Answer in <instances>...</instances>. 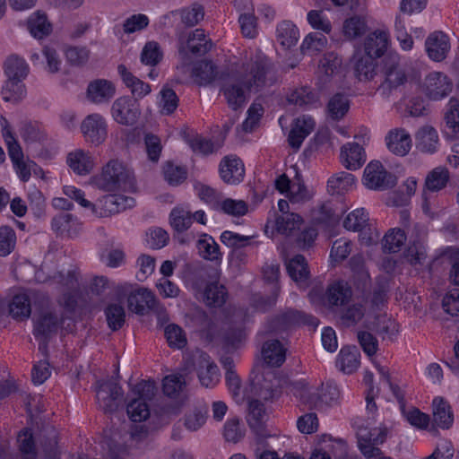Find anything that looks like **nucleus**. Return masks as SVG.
I'll return each instance as SVG.
<instances>
[{
  "instance_id": "nucleus-20",
  "label": "nucleus",
  "mask_w": 459,
  "mask_h": 459,
  "mask_svg": "<svg viewBox=\"0 0 459 459\" xmlns=\"http://www.w3.org/2000/svg\"><path fill=\"white\" fill-rule=\"evenodd\" d=\"M352 297V290L351 286L343 281H334L327 287L325 292V299L328 306L342 307L348 304Z\"/></svg>"
},
{
  "instance_id": "nucleus-48",
  "label": "nucleus",
  "mask_w": 459,
  "mask_h": 459,
  "mask_svg": "<svg viewBox=\"0 0 459 459\" xmlns=\"http://www.w3.org/2000/svg\"><path fill=\"white\" fill-rule=\"evenodd\" d=\"M368 221V213L364 208H359L350 212L343 221V227L351 231H361Z\"/></svg>"
},
{
  "instance_id": "nucleus-49",
  "label": "nucleus",
  "mask_w": 459,
  "mask_h": 459,
  "mask_svg": "<svg viewBox=\"0 0 459 459\" xmlns=\"http://www.w3.org/2000/svg\"><path fill=\"white\" fill-rule=\"evenodd\" d=\"M108 327L112 331L119 330L126 321V311L120 304H110L105 309Z\"/></svg>"
},
{
  "instance_id": "nucleus-37",
  "label": "nucleus",
  "mask_w": 459,
  "mask_h": 459,
  "mask_svg": "<svg viewBox=\"0 0 459 459\" xmlns=\"http://www.w3.org/2000/svg\"><path fill=\"white\" fill-rule=\"evenodd\" d=\"M23 81L6 80L2 87L1 95L5 102L20 103L26 96Z\"/></svg>"
},
{
  "instance_id": "nucleus-2",
  "label": "nucleus",
  "mask_w": 459,
  "mask_h": 459,
  "mask_svg": "<svg viewBox=\"0 0 459 459\" xmlns=\"http://www.w3.org/2000/svg\"><path fill=\"white\" fill-rule=\"evenodd\" d=\"M93 184L104 191L125 190L133 191L135 188V179L133 171L118 160H111L103 167L100 175L94 177Z\"/></svg>"
},
{
  "instance_id": "nucleus-1",
  "label": "nucleus",
  "mask_w": 459,
  "mask_h": 459,
  "mask_svg": "<svg viewBox=\"0 0 459 459\" xmlns=\"http://www.w3.org/2000/svg\"><path fill=\"white\" fill-rule=\"evenodd\" d=\"M245 71L248 74L219 73L212 61L202 60L195 66L193 74L200 85H207L217 79L222 81L221 91L228 105L237 110L246 103L247 91L256 92L277 82L273 65L264 56L257 55Z\"/></svg>"
},
{
  "instance_id": "nucleus-3",
  "label": "nucleus",
  "mask_w": 459,
  "mask_h": 459,
  "mask_svg": "<svg viewBox=\"0 0 459 459\" xmlns=\"http://www.w3.org/2000/svg\"><path fill=\"white\" fill-rule=\"evenodd\" d=\"M377 77L380 82L377 91L385 98L406 82L407 75L397 53H389L383 58Z\"/></svg>"
},
{
  "instance_id": "nucleus-19",
  "label": "nucleus",
  "mask_w": 459,
  "mask_h": 459,
  "mask_svg": "<svg viewBox=\"0 0 459 459\" xmlns=\"http://www.w3.org/2000/svg\"><path fill=\"white\" fill-rule=\"evenodd\" d=\"M341 162L350 170H356L366 161L364 149L357 143H347L341 149Z\"/></svg>"
},
{
  "instance_id": "nucleus-17",
  "label": "nucleus",
  "mask_w": 459,
  "mask_h": 459,
  "mask_svg": "<svg viewBox=\"0 0 459 459\" xmlns=\"http://www.w3.org/2000/svg\"><path fill=\"white\" fill-rule=\"evenodd\" d=\"M425 47L429 58L440 62L446 57L450 49V43L445 33L435 31L427 38Z\"/></svg>"
},
{
  "instance_id": "nucleus-33",
  "label": "nucleus",
  "mask_w": 459,
  "mask_h": 459,
  "mask_svg": "<svg viewBox=\"0 0 459 459\" xmlns=\"http://www.w3.org/2000/svg\"><path fill=\"white\" fill-rule=\"evenodd\" d=\"M30 297L26 293H20L13 296L9 303V314L17 320L23 321L30 317L31 313Z\"/></svg>"
},
{
  "instance_id": "nucleus-40",
  "label": "nucleus",
  "mask_w": 459,
  "mask_h": 459,
  "mask_svg": "<svg viewBox=\"0 0 459 459\" xmlns=\"http://www.w3.org/2000/svg\"><path fill=\"white\" fill-rule=\"evenodd\" d=\"M199 255L205 260L218 261L221 259L220 247L212 236L203 234L196 243Z\"/></svg>"
},
{
  "instance_id": "nucleus-64",
  "label": "nucleus",
  "mask_w": 459,
  "mask_h": 459,
  "mask_svg": "<svg viewBox=\"0 0 459 459\" xmlns=\"http://www.w3.org/2000/svg\"><path fill=\"white\" fill-rule=\"evenodd\" d=\"M326 44V38L321 33H310L303 40L300 49L304 54L321 51Z\"/></svg>"
},
{
  "instance_id": "nucleus-9",
  "label": "nucleus",
  "mask_w": 459,
  "mask_h": 459,
  "mask_svg": "<svg viewBox=\"0 0 459 459\" xmlns=\"http://www.w3.org/2000/svg\"><path fill=\"white\" fill-rule=\"evenodd\" d=\"M449 171L445 167H437L432 169L425 179V188L422 193V210L424 213L430 212L429 192H437L446 187L449 180Z\"/></svg>"
},
{
  "instance_id": "nucleus-44",
  "label": "nucleus",
  "mask_w": 459,
  "mask_h": 459,
  "mask_svg": "<svg viewBox=\"0 0 459 459\" xmlns=\"http://www.w3.org/2000/svg\"><path fill=\"white\" fill-rule=\"evenodd\" d=\"M169 222L174 230L179 233L184 232L193 223L192 212L182 207H175L170 212Z\"/></svg>"
},
{
  "instance_id": "nucleus-22",
  "label": "nucleus",
  "mask_w": 459,
  "mask_h": 459,
  "mask_svg": "<svg viewBox=\"0 0 459 459\" xmlns=\"http://www.w3.org/2000/svg\"><path fill=\"white\" fill-rule=\"evenodd\" d=\"M315 125V120L311 117L303 116L297 118L288 135L290 147L299 150L305 138L314 130Z\"/></svg>"
},
{
  "instance_id": "nucleus-54",
  "label": "nucleus",
  "mask_w": 459,
  "mask_h": 459,
  "mask_svg": "<svg viewBox=\"0 0 459 459\" xmlns=\"http://www.w3.org/2000/svg\"><path fill=\"white\" fill-rule=\"evenodd\" d=\"M20 452L25 459L36 458V447L32 433L29 429L22 430L17 437Z\"/></svg>"
},
{
  "instance_id": "nucleus-41",
  "label": "nucleus",
  "mask_w": 459,
  "mask_h": 459,
  "mask_svg": "<svg viewBox=\"0 0 459 459\" xmlns=\"http://www.w3.org/2000/svg\"><path fill=\"white\" fill-rule=\"evenodd\" d=\"M355 184V177L349 172L341 171L332 176L327 181L328 191L331 194H342L349 191Z\"/></svg>"
},
{
  "instance_id": "nucleus-39",
  "label": "nucleus",
  "mask_w": 459,
  "mask_h": 459,
  "mask_svg": "<svg viewBox=\"0 0 459 459\" xmlns=\"http://www.w3.org/2000/svg\"><path fill=\"white\" fill-rule=\"evenodd\" d=\"M276 36L278 42L284 48H290L297 44L299 33L291 22L283 21L277 26Z\"/></svg>"
},
{
  "instance_id": "nucleus-10",
  "label": "nucleus",
  "mask_w": 459,
  "mask_h": 459,
  "mask_svg": "<svg viewBox=\"0 0 459 459\" xmlns=\"http://www.w3.org/2000/svg\"><path fill=\"white\" fill-rule=\"evenodd\" d=\"M111 114L118 124L133 126L140 116V110L136 100H133L129 97H120L113 102Z\"/></svg>"
},
{
  "instance_id": "nucleus-46",
  "label": "nucleus",
  "mask_w": 459,
  "mask_h": 459,
  "mask_svg": "<svg viewBox=\"0 0 459 459\" xmlns=\"http://www.w3.org/2000/svg\"><path fill=\"white\" fill-rule=\"evenodd\" d=\"M387 428L385 426L368 429L360 427L358 429V442L371 443L373 445H381L385 441Z\"/></svg>"
},
{
  "instance_id": "nucleus-24",
  "label": "nucleus",
  "mask_w": 459,
  "mask_h": 459,
  "mask_svg": "<svg viewBox=\"0 0 459 459\" xmlns=\"http://www.w3.org/2000/svg\"><path fill=\"white\" fill-rule=\"evenodd\" d=\"M299 314L298 310H288L268 320L264 326L266 334H279L289 327L297 325Z\"/></svg>"
},
{
  "instance_id": "nucleus-23",
  "label": "nucleus",
  "mask_w": 459,
  "mask_h": 459,
  "mask_svg": "<svg viewBox=\"0 0 459 459\" xmlns=\"http://www.w3.org/2000/svg\"><path fill=\"white\" fill-rule=\"evenodd\" d=\"M387 149L395 155H406L411 146L410 134L404 129L391 130L385 136Z\"/></svg>"
},
{
  "instance_id": "nucleus-30",
  "label": "nucleus",
  "mask_w": 459,
  "mask_h": 459,
  "mask_svg": "<svg viewBox=\"0 0 459 459\" xmlns=\"http://www.w3.org/2000/svg\"><path fill=\"white\" fill-rule=\"evenodd\" d=\"M80 223L73 214L62 212L55 216L51 227L57 234H66L69 237L76 236L80 230Z\"/></svg>"
},
{
  "instance_id": "nucleus-14",
  "label": "nucleus",
  "mask_w": 459,
  "mask_h": 459,
  "mask_svg": "<svg viewBox=\"0 0 459 459\" xmlns=\"http://www.w3.org/2000/svg\"><path fill=\"white\" fill-rule=\"evenodd\" d=\"M219 170L221 179L226 184L238 185L244 179V164L235 156L224 157L220 163Z\"/></svg>"
},
{
  "instance_id": "nucleus-8",
  "label": "nucleus",
  "mask_w": 459,
  "mask_h": 459,
  "mask_svg": "<svg viewBox=\"0 0 459 459\" xmlns=\"http://www.w3.org/2000/svg\"><path fill=\"white\" fill-rule=\"evenodd\" d=\"M107 127L104 117L98 113L88 115L81 124V131L85 140L96 146L106 140L108 135Z\"/></svg>"
},
{
  "instance_id": "nucleus-51",
  "label": "nucleus",
  "mask_w": 459,
  "mask_h": 459,
  "mask_svg": "<svg viewBox=\"0 0 459 459\" xmlns=\"http://www.w3.org/2000/svg\"><path fill=\"white\" fill-rule=\"evenodd\" d=\"M186 381L182 375L173 374L166 376L162 382V390L166 396L177 398L183 391Z\"/></svg>"
},
{
  "instance_id": "nucleus-27",
  "label": "nucleus",
  "mask_w": 459,
  "mask_h": 459,
  "mask_svg": "<svg viewBox=\"0 0 459 459\" xmlns=\"http://www.w3.org/2000/svg\"><path fill=\"white\" fill-rule=\"evenodd\" d=\"M264 362L273 367H280L285 361L286 349L279 340H268L262 347Z\"/></svg>"
},
{
  "instance_id": "nucleus-5",
  "label": "nucleus",
  "mask_w": 459,
  "mask_h": 459,
  "mask_svg": "<svg viewBox=\"0 0 459 459\" xmlns=\"http://www.w3.org/2000/svg\"><path fill=\"white\" fill-rule=\"evenodd\" d=\"M135 205L133 197L123 195H107L93 204L92 214L97 217H108L130 209Z\"/></svg>"
},
{
  "instance_id": "nucleus-11",
  "label": "nucleus",
  "mask_w": 459,
  "mask_h": 459,
  "mask_svg": "<svg viewBox=\"0 0 459 459\" xmlns=\"http://www.w3.org/2000/svg\"><path fill=\"white\" fill-rule=\"evenodd\" d=\"M194 364L197 370L198 378L202 385L213 387L219 381V368L211 360L210 356L205 352H199L195 356Z\"/></svg>"
},
{
  "instance_id": "nucleus-32",
  "label": "nucleus",
  "mask_w": 459,
  "mask_h": 459,
  "mask_svg": "<svg viewBox=\"0 0 459 459\" xmlns=\"http://www.w3.org/2000/svg\"><path fill=\"white\" fill-rule=\"evenodd\" d=\"M350 109L349 96L343 92L333 94L328 100L326 112L328 117L333 121L342 119Z\"/></svg>"
},
{
  "instance_id": "nucleus-56",
  "label": "nucleus",
  "mask_w": 459,
  "mask_h": 459,
  "mask_svg": "<svg viewBox=\"0 0 459 459\" xmlns=\"http://www.w3.org/2000/svg\"><path fill=\"white\" fill-rule=\"evenodd\" d=\"M164 333L167 342L171 348L182 349L187 343V340L183 329L178 325H168L164 330Z\"/></svg>"
},
{
  "instance_id": "nucleus-28",
  "label": "nucleus",
  "mask_w": 459,
  "mask_h": 459,
  "mask_svg": "<svg viewBox=\"0 0 459 459\" xmlns=\"http://www.w3.org/2000/svg\"><path fill=\"white\" fill-rule=\"evenodd\" d=\"M360 353L356 346L342 347L338 354L336 366L345 374L353 373L359 366Z\"/></svg>"
},
{
  "instance_id": "nucleus-50",
  "label": "nucleus",
  "mask_w": 459,
  "mask_h": 459,
  "mask_svg": "<svg viewBox=\"0 0 459 459\" xmlns=\"http://www.w3.org/2000/svg\"><path fill=\"white\" fill-rule=\"evenodd\" d=\"M163 175L165 180L169 185L178 186L186 179L187 170L183 166L176 165L171 161H167L163 167Z\"/></svg>"
},
{
  "instance_id": "nucleus-55",
  "label": "nucleus",
  "mask_w": 459,
  "mask_h": 459,
  "mask_svg": "<svg viewBox=\"0 0 459 459\" xmlns=\"http://www.w3.org/2000/svg\"><path fill=\"white\" fill-rule=\"evenodd\" d=\"M343 34L350 39L360 37L367 30V23L362 17L352 16L343 23Z\"/></svg>"
},
{
  "instance_id": "nucleus-62",
  "label": "nucleus",
  "mask_w": 459,
  "mask_h": 459,
  "mask_svg": "<svg viewBox=\"0 0 459 459\" xmlns=\"http://www.w3.org/2000/svg\"><path fill=\"white\" fill-rule=\"evenodd\" d=\"M394 32L400 47L403 50L409 51L413 47V40L410 34H408L405 22L401 14L396 15L394 21Z\"/></svg>"
},
{
  "instance_id": "nucleus-47",
  "label": "nucleus",
  "mask_w": 459,
  "mask_h": 459,
  "mask_svg": "<svg viewBox=\"0 0 459 459\" xmlns=\"http://www.w3.org/2000/svg\"><path fill=\"white\" fill-rule=\"evenodd\" d=\"M227 297V291L223 285L217 282L207 284L204 289V302L211 307H221Z\"/></svg>"
},
{
  "instance_id": "nucleus-15",
  "label": "nucleus",
  "mask_w": 459,
  "mask_h": 459,
  "mask_svg": "<svg viewBox=\"0 0 459 459\" xmlns=\"http://www.w3.org/2000/svg\"><path fill=\"white\" fill-rule=\"evenodd\" d=\"M180 41H182L181 39ZM211 48L212 42L206 39L204 30L202 29H196L189 34L186 46L181 42L178 52L182 57L186 56L187 51H190L195 56H204L211 49Z\"/></svg>"
},
{
  "instance_id": "nucleus-52",
  "label": "nucleus",
  "mask_w": 459,
  "mask_h": 459,
  "mask_svg": "<svg viewBox=\"0 0 459 459\" xmlns=\"http://www.w3.org/2000/svg\"><path fill=\"white\" fill-rule=\"evenodd\" d=\"M302 223V218L294 212L280 215L276 218V230L279 233L289 235Z\"/></svg>"
},
{
  "instance_id": "nucleus-7",
  "label": "nucleus",
  "mask_w": 459,
  "mask_h": 459,
  "mask_svg": "<svg viewBox=\"0 0 459 459\" xmlns=\"http://www.w3.org/2000/svg\"><path fill=\"white\" fill-rule=\"evenodd\" d=\"M406 237L409 238V242L412 244L406 251V258L411 264L416 265L422 264L426 258L425 252L419 245L425 239L428 234L427 227L420 222H415L407 227L405 230Z\"/></svg>"
},
{
  "instance_id": "nucleus-53",
  "label": "nucleus",
  "mask_w": 459,
  "mask_h": 459,
  "mask_svg": "<svg viewBox=\"0 0 459 459\" xmlns=\"http://www.w3.org/2000/svg\"><path fill=\"white\" fill-rule=\"evenodd\" d=\"M289 102L299 107H310L318 101V97L309 88L302 87L291 92Z\"/></svg>"
},
{
  "instance_id": "nucleus-63",
  "label": "nucleus",
  "mask_w": 459,
  "mask_h": 459,
  "mask_svg": "<svg viewBox=\"0 0 459 459\" xmlns=\"http://www.w3.org/2000/svg\"><path fill=\"white\" fill-rule=\"evenodd\" d=\"M188 281L196 290L203 288L208 277V269L200 264H193L188 265L187 271Z\"/></svg>"
},
{
  "instance_id": "nucleus-35",
  "label": "nucleus",
  "mask_w": 459,
  "mask_h": 459,
  "mask_svg": "<svg viewBox=\"0 0 459 459\" xmlns=\"http://www.w3.org/2000/svg\"><path fill=\"white\" fill-rule=\"evenodd\" d=\"M28 30L31 36L41 39L48 36L52 31V25L48 22L45 13L37 11L28 20Z\"/></svg>"
},
{
  "instance_id": "nucleus-13",
  "label": "nucleus",
  "mask_w": 459,
  "mask_h": 459,
  "mask_svg": "<svg viewBox=\"0 0 459 459\" xmlns=\"http://www.w3.org/2000/svg\"><path fill=\"white\" fill-rule=\"evenodd\" d=\"M426 94L432 100H440L452 91V83L447 76L440 72L427 75L424 82Z\"/></svg>"
},
{
  "instance_id": "nucleus-36",
  "label": "nucleus",
  "mask_w": 459,
  "mask_h": 459,
  "mask_svg": "<svg viewBox=\"0 0 459 459\" xmlns=\"http://www.w3.org/2000/svg\"><path fill=\"white\" fill-rule=\"evenodd\" d=\"M4 72L6 80L23 81L29 74V66L24 59L10 56L4 62Z\"/></svg>"
},
{
  "instance_id": "nucleus-18",
  "label": "nucleus",
  "mask_w": 459,
  "mask_h": 459,
  "mask_svg": "<svg viewBox=\"0 0 459 459\" xmlns=\"http://www.w3.org/2000/svg\"><path fill=\"white\" fill-rule=\"evenodd\" d=\"M115 85L105 79L92 81L87 88L88 99L95 104L108 102L115 96Z\"/></svg>"
},
{
  "instance_id": "nucleus-58",
  "label": "nucleus",
  "mask_w": 459,
  "mask_h": 459,
  "mask_svg": "<svg viewBox=\"0 0 459 459\" xmlns=\"http://www.w3.org/2000/svg\"><path fill=\"white\" fill-rule=\"evenodd\" d=\"M126 411L131 420L134 422H142L150 416L148 404L141 399L132 400L126 406Z\"/></svg>"
},
{
  "instance_id": "nucleus-29",
  "label": "nucleus",
  "mask_w": 459,
  "mask_h": 459,
  "mask_svg": "<svg viewBox=\"0 0 459 459\" xmlns=\"http://www.w3.org/2000/svg\"><path fill=\"white\" fill-rule=\"evenodd\" d=\"M319 72L324 82L342 76V59L334 53L325 54L320 60Z\"/></svg>"
},
{
  "instance_id": "nucleus-21",
  "label": "nucleus",
  "mask_w": 459,
  "mask_h": 459,
  "mask_svg": "<svg viewBox=\"0 0 459 459\" xmlns=\"http://www.w3.org/2000/svg\"><path fill=\"white\" fill-rule=\"evenodd\" d=\"M60 325L58 316L51 312L41 315L35 322L33 333L37 339L40 338L46 345L49 338L56 334Z\"/></svg>"
},
{
  "instance_id": "nucleus-25",
  "label": "nucleus",
  "mask_w": 459,
  "mask_h": 459,
  "mask_svg": "<svg viewBox=\"0 0 459 459\" xmlns=\"http://www.w3.org/2000/svg\"><path fill=\"white\" fill-rule=\"evenodd\" d=\"M389 36L385 31L376 30L368 35L364 42L366 55L374 58L380 57L386 51Z\"/></svg>"
},
{
  "instance_id": "nucleus-42",
  "label": "nucleus",
  "mask_w": 459,
  "mask_h": 459,
  "mask_svg": "<svg viewBox=\"0 0 459 459\" xmlns=\"http://www.w3.org/2000/svg\"><path fill=\"white\" fill-rule=\"evenodd\" d=\"M354 59V71L359 81H368L373 79L375 75L377 76V73H375L374 57L368 55H356Z\"/></svg>"
},
{
  "instance_id": "nucleus-38",
  "label": "nucleus",
  "mask_w": 459,
  "mask_h": 459,
  "mask_svg": "<svg viewBox=\"0 0 459 459\" xmlns=\"http://www.w3.org/2000/svg\"><path fill=\"white\" fill-rule=\"evenodd\" d=\"M69 167L79 175H85L91 171L93 161L91 155L82 150H76L67 157Z\"/></svg>"
},
{
  "instance_id": "nucleus-16",
  "label": "nucleus",
  "mask_w": 459,
  "mask_h": 459,
  "mask_svg": "<svg viewBox=\"0 0 459 459\" xmlns=\"http://www.w3.org/2000/svg\"><path fill=\"white\" fill-rule=\"evenodd\" d=\"M266 420L267 414L264 403L256 399L251 400L248 403L247 420L250 429L259 437H266L268 436L264 426Z\"/></svg>"
},
{
  "instance_id": "nucleus-43",
  "label": "nucleus",
  "mask_w": 459,
  "mask_h": 459,
  "mask_svg": "<svg viewBox=\"0 0 459 459\" xmlns=\"http://www.w3.org/2000/svg\"><path fill=\"white\" fill-rule=\"evenodd\" d=\"M287 272L295 281H304L308 279L309 271L306 258L302 255H296L287 264Z\"/></svg>"
},
{
  "instance_id": "nucleus-12",
  "label": "nucleus",
  "mask_w": 459,
  "mask_h": 459,
  "mask_svg": "<svg viewBox=\"0 0 459 459\" xmlns=\"http://www.w3.org/2000/svg\"><path fill=\"white\" fill-rule=\"evenodd\" d=\"M127 302L131 311L143 316L151 312L159 300L152 290L140 288L129 295Z\"/></svg>"
},
{
  "instance_id": "nucleus-6",
  "label": "nucleus",
  "mask_w": 459,
  "mask_h": 459,
  "mask_svg": "<svg viewBox=\"0 0 459 459\" xmlns=\"http://www.w3.org/2000/svg\"><path fill=\"white\" fill-rule=\"evenodd\" d=\"M97 400L104 412L115 411L123 401V391L114 379L98 382Z\"/></svg>"
},
{
  "instance_id": "nucleus-31",
  "label": "nucleus",
  "mask_w": 459,
  "mask_h": 459,
  "mask_svg": "<svg viewBox=\"0 0 459 459\" xmlns=\"http://www.w3.org/2000/svg\"><path fill=\"white\" fill-rule=\"evenodd\" d=\"M117 72L121 76L124 83L131 89L132 94L136 99H142L151 92V86L135 77L127 70L126 65H119L117 66Z\"/></svg>"
},
{
  "instance_id": "nucleus-45",
  "label": "nucleus",
  "mask_w": 459,
  "mask_h": 459,
  "mask_svg": "<svg viewBox=\"0 0 459 459\" xmlns=\"http://www.w3.org/2000/svg\"><path fill=\"white\" fill-rule=\"evenodd\" d=\"M407 237L403 230H389L383 239L384 251L386 253H396L400 251Z\"/></svg>"
},
{
  "instance_id": "nucleus-61",
  "label": "nucleus",
  "mask_w": 459,
  "mask_h": 459,
  "mask_svg": "<svg viewBox=\"0 0 459 459\" xmlns=\"http://www.w3.org/2000/svg\"><path fill=\"white\" fill-rule=\"evenodd\" d=\"M198 196L205 202L212 209L219 211V206L222 199V194L214 188L206 185L196 186Z\"/></svg>"
},
{
  "instance_id": "nucleus-60",
  "label": "nucleus",
  "mask_w": 459,
  "mask_h": 459,
  "mask_svg": "<svg viewBox=\"0 0 459 459\" xmlns=\"http://www.w3.org/2000/svg\"><path fill=\"white\" fill-rule=\"evenodd\" d=\"M446 124L453 136H459V101L451 99L445 115Z\"/></svg>"
},
{
  "instance_id": "nucleus-4",
  "label": "nucleus",
  "mask_w": 459,
  "mask_h": 459,
  "mask_svg": "<svg viewBox=\"0 0 459 459\" xmlns=\"http://www.w3.org/2000/svg\"><path fill=\"white\" fill-rule=\"evenodd\" d=\"M396 181V177L386 171L380 161H371L364 169L363 182L368 189L384 191L394 186Z\"/></svg>"
},
{
  "instance_id": "nucleus-26",
  "label": "nucleus",
  "mask_w": 459,
  "mask_h": 459,
  "mask_svg": "<svg viewBox=\"0 0 459 459\" xmlns=\"http://www.w3.org/2000/svg\"><path fill=\"white\" fill-rule=\"evenodd\" d=\"M433 421L442 429H448L454 422V414L450 404L442 397H436L432 403Z\"/></svg>"
},
{
  "instance_id": "nucleus-57",
  "label": "nucleus",
  "mask_w": 459,
  "mask_h": 459,
  "mask_svg": "<svg viewBox=\"0 0 459 459\" xmlns=\"http://www.w3.org/2000/svg\"><path fill=\"white\" fill-rule=\"evenodd\" d=\"M181 22L187 27H193L204 19V10L199 4H193L190 7L179 11Z\"/></svg>"
},
{
  "instance_id": "nucleus-34",
  "label": "nucleus",
  "mask_w": 459,
  "mask_h": 459,
  "mask_svg": "<svg viewBox=\"0 0 459 459\" xmlns=\"http://www.w3.org/2000/svg\"><path fill=\"white\" fill-rule=\"evenodd\" d=\"M417 147L423 152L433 153L438 146V134L437 130L430 126L421 127L416 134Z\"/></svg>"
},
{
  "instance_id": "nucleus-59",
  "label": "nucleus",
  "mask_w": 459,
  "mask_h": 459,
  "mask_svg": "<svg viewBox=\"0 0 459 459\" xmlns=\"http://www.w3.org/2000/svg\"><path fill=\"white\" fill-rule=\"evenodd\" d=\"M206 412L205 406L194 408L185 416V427L190 431H196L205 423Z\"/></svg>"
}]
</instances>
